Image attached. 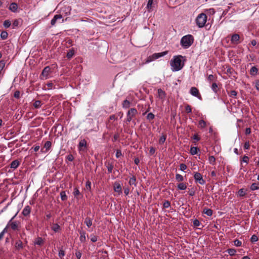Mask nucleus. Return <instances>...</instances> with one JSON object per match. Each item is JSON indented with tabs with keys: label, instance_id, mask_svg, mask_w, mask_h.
Returning a JSON list of instances; mask_svg holds the SVG:
<instances>
[{
	"label": "nucleus",
	"instance_id": "62",
	"mask_svg": "<svg viewBox=\"0 0 259 259\" xmlns=\"http://www.w3.org/2000/svg\"><path fill=\"white\" fill-rule=\"evenodd\" d=\"M242 161H243L244 162L246 163L247 164L248 163V161H249V157L248 156H246V155H244L242 157Z\"/></svg>",
	"mask_w": 259,
	"mask_h": 259
},
{
	"label": "nucleus",
	"instance_id": "50",
	"mask_svg": "<svg viewBox=\"0 0 259 259\" xmlns=\"http://www.w3.org/2000/svg\"><path fill=\"white\" fill-rule=\"evenodd\" d=\"M85 188L87 190L91 191V182L90 181H88L86 182Z\"/></svg>",
	"mask_w": 259,
	"mask_h": 259
},
{
	"label": "nucleus",
	"instance_id": "46",
	"mask_svg": "<svg viewBox=\"0 0 259 259\" xmlns=\"http://www.w3.org/2000/svg\"><path fill=\"white\" fill-rule=\"evenodd\" d=\"M237 95V93L235 90L231 91L229 93V96L233 98H236Z\"/></svg>",
	"mask_w": 259,
	"mask_h": 259
},
{
	"label": "nucleus",
	"instance_id": "16",
	"mask_svg": "<svg viewBox=\"0 0 259 259\" xmlns=\"http://www.w3.org/2000/svg\"><path fill=\"white\" fill-rule=\"evenodd\" d=\"M15 248L17 250H20L23 248V244L21 240H18L16 241L15 244Z\"/></svg>",
	"mask_w": 259,
	"mask_h": 259
},
{
	"label": "nucleus",
	"instance_id": "33",
	"mask_svg": "<svg viewBox=\"0 0 259 259\" xmlns=\"http://www.w3.org/2000/svg\"><path fill=\"white\" fill-rule=\"evenodd\" d=\"M52 229L54 232H57L60 230V227L58 224H54L52 227Z\"/></svg>",
	"mask_w": 259,
	"mask_h": 259
},
{
	"label": "nucleus",
	"instance_id": "23",
	"mask_svg": "<svg viewBox=\"0 0 259 259\" xmlns=\"http://www.w3.org/2000/svg\"><path fill=\"white\" fill-rule=\"evenodd\" d=\"M44 243V239L41 237H38L37 238H36L35 240V242H34L35 244H36V245H38L39 246L42 245Z\"/></svg>",
	"mask_w": 259,
	"mask_h": 259
},
{
	"label": "nucleus",
	"instance_id": "12",
	"mask_svg": "<svg viewBox=\"0 0 259 259\" xmlns=\"http://www.w3.org/2000/svg\"><path fill=\"white\" fill-rule=\"evenodd\" d=\"M31 210V208L30 206H29V205H27L23 208L22 213L25 217L29 216Z\"/></svg>",
	"mask_w": 259,
	"mask_h": 259
},
{
	"label": "nucleus",
	"instance_id": "43",
	"mask_svg": "<svg viewBox=\"0 0 259 259\" xmlns=\"http://www.w3.org/2000/svg\"><path fill=\"white\" fill-rule=\"evenodd\" d=\"M227 251L231 256L234 255L236 252V250L234 248H229Z\"/></svg>",
	"mask_w": 259,
	"mask_h": 259
},
{
	"label": "nucleus",
	"instance_id": "21",
	"mask_svg": "<svg viewBox=\"0 0 259 259\" xmlns=\"http://www.w3.org/2000/svg\"><path fill=\"white\" fill-rule=\"evenodd\" d=\"M178 189L181 190H184L187 187V183H180L177 185Z\"/></svg>",
	"mask_w": 259,
	"mask_h": 259
},
{
	"label": "nucleus",
	"instance_id": "31",
	"mask_svg": "<svg viewBox=\"0 0 259 259\" xmlns=\"http://www.w3.org/2000/svg\"><path fill=\"white\" fill-rule=\"evenodd\" d=\"M176 180L179 182H182L184 181V179L183 176L180 174H177L176 175Z\"/></svg>",
	"mask_w": 259,
	"mask_h": 259
},
{
	"label": "nucleus",
	"instance_id": "14",
	"mask_svg": "<svg viewBox=\"0 0 259 259\" xmlns=\"http://www.w3.org/2000/svg\"><path fill=\"white\" fill-rule=\"evenodd\" d=\"M62 19V16L61 15H60V14L55 15L51 21V25L54 26L56 24L57 20Z\"/></svg>",
	"mask_w": 259,
	"mask_h": 259
},
{
	"label": "nucleus",
	"instance_id": "41",
	"mask_svg": "<svg viewBox=\"0 0 259 259\" xmlns=\"http://www.w3.org/2000/svg\"><path fill=\"white\" fill-rule=\"evenodd\" d=\"M41 101L39 100H36L33 103V106L35 108H39L41 107Z\"/></svg>",
	"mask_w": 259,
	"mask_h": 259
},
{
	"label": "nucleus",
	"instance_id": "4",
	"mask_svg": "<svg viewBox=\"0 0 259 259\" xmlns=\"http://www.w3.org/2000/svg\"><path fill=\"white\" fill-rule=\"evenodd\" d=\"M206 15L203 13L199 14L195 20L196 25L199 28L203 27L206 22Z\"/></svg>",
	"mask_w": 259,
	"mask_h": 259
},
{
	"label": "nucleus",
	"instance_id": "49",
	"mask_svg": "<svg viewBox=\"0 0 259 259\" xmlns=\"http://www.w3.org/2000/svg\"><path fill=\"white\" fill-rule=\"evenodd\" d=\"M170 206V202L168 200H165L163 204V206L164 208H166L169 207Z\"/></svg>",
	"mask_w": 259,
	"mask_h": 259
},
{
	"label": "nucleus",
	"instance_id": "58",
	"mask_svg": "<svg viewBox=\"0 0 259 259\" xmlns=\"http://www.w3.org/2000/svg\"><path fill=\"white\" fill-rule=\"evenodd\" d=\"M91 240L93 242H95L97 241V237L93 234L91 235Z\"/></svg>",
	"mask_w": 259,
	"mask_h": 259
},
{
	"label": "nucleus",
	"instance_id": "22",
	"mask_svg": "<svg viewBox=\"0 0 259 259\" xmlns=\"http://www.w3.org/2000/svg\"><path fill=\"white\" fill-rule=\"evenodd\" d=\"M80 238H79V239H80V241L81 242H84L86 241V236H85V235H86V233L85 231H81L80 232Z\"/></svg>",
	"mask_w": 259,
	"mask_h": 259
},
{
	"label": "nucleus",
	"instance_id": "42",
	"mask_svg": "<svg viewBox=\"0 0 259 259\" xmlns=\"http://www.w3.org/2000/svg\"><path fill=\"white\" fill-rule=\"evenodd\" d=\"M198 149L197 147H192L190 149V153L192 155H195L197 153Z\"/></svg>",
	"mask_w": 259,
	"mask_h": 259
},
{
	"label": "nucleus",
	"instance_id": "8",
	"mask_svg": "<svg viewBox=\"0 0 259 259\" xmlns=\"http://www.w3.org/2000/svg\"><path fill=\"white\" fill-rule=\"evenodd\" d=\"M51 68L50 66H48L45 67L42 70V72L41 73L40 78L41 79H47L48 77Z\"/></svg>",
	"mask_w": 259,
	"mask_h": 259
},
{
	"label": "nucleus",
	"instance_id": "47",
	"mask_svg": "<svg viewBox=\"0 0 259 259\" xmlns=\"http://www.w3.org/2000/svg\"><path fill=\"white\" fill-rule=\"evenodd\" d=\"M258 240V238L256 235H253L251 237L250 241L252 242H255Z\"/></svg>",
	"mask_w": 259,
	"mask_h": 259
},
{
	"label": "nucleus",
	"instance_id": "11",
	"mask_svg": "<svg viewBox=\"0 0 259 259\" xmlns=\"http://www.w3.org/2000/svg\"><path fill=\"white\" fill-rule=\"evenodd\" d=\"M105 165L107 168L108 172L109 174L111 173L114 167V164L113 162H110L109 161H106L105 162Z\"/></svg>",
	"mask_w": 259,
	"mask_h": 259
},
{
	"label": "nucleus",
	"instance_id": "45",
	"mask_svg": "<svg viewBox=\"0 0 259 259\" xmlns=\"http://www.w3.org/2000/svg\"><path fill=\"white\" fill-rule=\"evenodd\" d=\"M185 111L187 113H190L192 112V108L190 105L187 104L185 106Z\"/></svg>",
	"mask_w": 259,
	"mask_h": 259
},
{
	"label": "nucleus",
	"instance_id": "39",
	"mask_svg": "<svg viewBox=\"0 0 259 259\" xmlns=\"http://www.w3.org/2000/svg\"><path fill=\"white\" fill-rule=\"evenodd\" d=\"M198 125L200 128H203L206 127V123L204 120L201 119L199 121Z\"/></svg>",
	"mask_w": 259,
	"mask_h": 259
},
{
	"label": "nucleus",
	"instance_id": "54",
	"mask_svg": "<svg viewBox=\"0 0 259 259\" xmlns=\"http://www.w3.org/2000/svg\"><path fill=\"white\" fill-rule=\"evenodd\" d=\"M207 79L208 81L210 82V81H213L215 79V77L213 75L210 74L207 76Z\"/></svg>",
	"mask_w": 259,
	"mask_h": 259
},
{
	"label": "nucleus",
	"instance_id": "24",
	"mask_svg": "<svg viewBox=\"0 0 259 259\" xmlns=\"http://www.w3.org/2000/svg\"><path fill=\"white\" fill-rule=\"evenodd\" d=\"M128 183L131 186L134 185L135 187L137 186L136 178L135 176H132V177L130 179Z\"/></svg>",
	"mask_w": 259,
	"mask_h": 259
},
{
	"label": "nucleus",
	"instance_id": "38",
	"mask_svg": "<svg viewBox=\"0 0 259 259\" xmlns=\"http://www.w3.org/2000/svg\"><path fill=\"white\" fill-rule=\"evenodd\" d=\"M8 33L6 31H3L1 33V38L3 40L6 39L8 38Z\"/></svg>",
	"mask_w": 259,
	"mask_h": 259
},
{
	"label": "nucleus",
	"instance_id": "6",
	"mask_svg": "<svg viewBox=\"0 0 259 259\" xmlns=\"http://www.w3.org/2000/svg\"><path fill=\"white\" fill-rule=\"evenodd\" d=\"M167 53H168L167 51H164L163 52H161V53H154L152 56H150L149 57H148V58L146 61V63H149L154 60H156L160 57H163V56L166 55V54H167Z\"/></svg>",
	"mask_w": 259,
	"mask_h": 259
},
{
	"label": "nucleus",
	"instance_id": "59",
	"mask_svg": "<svg viewBox=\"0 0 259 259\" xmlns=\"http://www.w3.org/2000/svg\"><path fill=\"white\" fill-rule=\"evenodd\" d=\"M82 253L80 251L77 250L75 252V255L77 259H80Z\"/></svg>",
	"mask_w": 259,
	"mask_h": 259
},
{
	"label": "nucleus",
	"instance_id": "7",
	"mask_svg": "<svg viewBox=\"0 0 259 259\" xmlns=\"http://www.w3.org/2000/svg\"><path fill=\"white\" fill-rule=\"evenodd\" d=\"M194 179L196 183L203 185L205 184V181L203 179L202 175L198 172H195L194 174Z\"/></svg>",
	"mask_w": 259,
	"mask_h": 259
},
{
	"label": "nucleus",
	"instance_id": "19",
	"mask_svg": "<svg viewBox=\"0 0 259 259\" xmlns=\"http://www.w3.org/2000/svg\"><path fill=\"white\" fill-rule=\"evenodd\" d=\"M9 10L13 12H16L18 9V5L15 3H13L10 4L9 8Z\"/></svg>",
	"mask_w": 259,
	"mask_h": 259
},
{
	"label": "nucleus",
	"instance_id": "40",
	"mask_svg": "<svg viewBox=\"0 0 259 259\" xmlns=\"http://www.w3.org/2000/svg\"><path fill=\"white\" fill-rule=\"evenodd\" d=\"M211 89L215 93H217L219 90L218 86L217 84L215 82L213 83L211 85Z\"/></svg>",
	"mask_w": 259,
	"mask_h": 259
},
{
	"label": "nucleus",
	"instance_id": "48",
	"mask_svg": "<svg viewBox=\"0 0 259 259\" xmlns=\"http://www.w3.org/2000/svg\"><path fill=\"white\" fill-rule=\"evenodd\" d=\"M146 117L148 120H151L154 118L155 115L152 113H149L148 114Z\"/></svg>",
	"mask_w": 259,
	"mask_h": 259
},
{
	"label": "nucleus",
	"instance_id": "26",
	"mask_svg": "<svg viewBox=\"0 0 259 259\" xmlns=\"http://www.w3.org/2000/svg\"><path fill=\"white\" fill-rule=\"evenodd\" d=\"M130 106L131 102L128 100H125L123 101L122 106L123 108H128L130 107Z\"/></svg>",
	"mask_w": 259,
	"mask_h": 259
},
{
	"label": "nucleus",
	"instance_id": "28",
	"mask_svg": "<svg viewBox=\"0 0 259 259\" xmlns=\"http://www.w3.org/2000/svg\"><path fill=\"white\" fill-rule=\"evenodd\" d=\"M203 212L209 217L211 216L212 214V210L209 208H204Z\"/></svg>",
	"mask_w": 259,
	"mask_h": 259
},
{
	"label": "nucleus",
	"instance_id": "36",
	"mask_svg": "<svg viewBox=\"0 0 259 259\" xmlns=\"http://www.w3.org/2000/svg\"><path fill=\"white\" fill-rule=\"evenodd\" d=\"M52 143L51 141H47L45 145H44V148H46V151H48L51 147Z\"/></svg>",
	"mask_w": 259,
	"mask_h": 259
},
{
	"label": "nucleus",
	"instance_id": "5",
	"mask_svg": "<svg viewBox=\"0 0 259 259\" xmlns=\"http://www.w3.org/2000/svg\"><path fill=\"white\" fill-rule=\"evenodd\" d=\"M138 114V111L135 108H131L127 112L126 114V118L125 120V122L126 123L131 122L134 117L136 116V115Z\"/></svg>",
	"mask_w": 259,
	"mask_h": 259
},
{
	"label": "nucleus",
	"instance_id": "25",
	"mask_svg": "<svg viewBox=\"0 0 259 259\" xmlns=\"http://www.w3.org/2000/svg\"><path fill=\"white\" fill-rule=\"evenodd\" d=\"M84 224L90 228L92 225V219L89 217H87L84 220Z\"/></svg>",
	"mask_w": 259,
	"mask_h": 259
},
{
	"label": "nucleus",
	"instance_id": "35",
	"mask_svg": "<svg viewBox=\"0 0 259 259\" xmlns=\"http://www.w3.org/2000/svg\"><path fill=\"white\" fill-rule=\"evenodd\" d=\"M60 197L62 201H66L67 199V196L66 195L65 191H62L60 192Z\"/></svg>",
	"mask_w": 259,
	"mask_h": 259
},
{
	"label": "nucleus",
	"instance_id": "57",
	"mask_svg": "<svg viewBox=\"0 0 259 259\" xmlns=\"http://www.w3.org/2000/svg\"><path fill=\"white\" fill-rule=\"evenodd\" d=\"M187 168V165L184 164V163H181L180 165V169L182 170V171H184L185 170V169H186Z\"/></svg>",
	"mask_w": 259,
	"mask_h": 259
},
{
	"label": "nucleus",
	"instance_id": "60",
	"mask_svg": "<svg viewBox=\"0 0 259 259\" xmlns=\"http://www.w3.org/2000/svg\"><path fill=\"white\" fill-rule=\"evenodd\" d=\"M115 155H116V157L117 158H119L120 156H122L121 151L120 150H119V149L117 150L116 151Z\"/></svg>",
	"mask_w": 259,
	"mask_h": 259
},
{
	"label": "nucleus",
	"instance_id": "34",
	"mask_svg": "<svg viewBox=\"0 0 259 259\" xmlns=\"http://www.w3.org/2000/svg\"><path fill=\"white\" fill-rule=\"evenodd\" d=\"M246 195V191L243 188L240 189L237 192V195L240 197L244 196Z\"/></svg>",
	"mask_w": 259,
	"mask_h": 259
},
{
	"label": "nucleus",
	"instance_id": "51",
	"mask_svg": "<svg viewBox=\"0 0 259 259\" xmlns=\"http://www.w3.org/2000/svg\"><path fill=\"white\" fill-rule=\"evenodd\" d=\"M5 64H6V62L4 60H2L0 61V71H1L5 67Z\"/></svg>",
	"mask_w": 259,
	"mask_h": 259
},
{
	"label": "nucleus",
	"instance_id": "20",
	"mask_svg": "<svg viewBox=\"0 0 259 259\" xmlns=\"http://www.w3.org/2000/svg\"><path fill=\"white\" fill-rule=\"evenodd\" d=\"M19 161L18 160H15L11 162L10 164V167L11 168L16 169L19 166Z\"/></svg>",
	"mask_w": 259,
	"mask_h": 259
},
{
	"label": "nucleus",
	"instance_id": "10",
	"mask_svg": "<svg viewBox=\"0 0 259 259\" xmlns=\"http://www.w3.org/2000/svg\"><path fill=\"white\" fill-rule=\"evenodd\" d=\"M239 39L240 36L239 34H234L232 35L231 41L232 44L237 45L240 43Z\"/></svg>",
	"mask_w": 259,
	"mask_h": 259
},
{
	"label": "nucleus",
	"instance_id": "15",
	"mask_svg": "<svg viewBox=\"0 0 259 259\" xmlns=\"http://www.w3.org/2000/svg\"><path fill=\"white\" fill-rule=\"evenodd\" d=\"M157 93H158V97L159 99H160L161 100H164L165 98L166 93L162 89H158Z\"/></svg>",
	"mask_w": 259,
	"mask_h": 259
},
{
	"label": "nucleus",
	"instance_id": "55",
	"mask_svg": "<svg viewBox=\"0 0 259 259\" xmlns=\"http://www.w3.org/2000/svg\"><path fill=\"white\" fill-rule=\"evenodd\" d=\"M59 256L62 258L64 255H65V251L62 249H61L59 251Z\"/></svg>",
	"mask_w": 259,
	"mask_h": 259
},
{
	"label": "nucleus",
	"instance_id": "63",
	"mask_svg": "<svg viewBox=\"0 0 259 259\" xmlns=\"http://www.w3.org/2000/svg\"><path fill=\"white\" fill-rule=\"evenodd\" d=\"M20 92L19 91H16L15 92L14 94V97L16 99H19L20 98Z\"/></svg>",
	"mask_w": 259,
	"mask_h": 259
},
{
	"label": "nucleus",
	"instance_id": "61",
	"mask_svg": "<svg viewBox=\"0 0 259 259\" xmlns=\"http://www.w3.org/2000/svg\"><path fill=\"white\" fill-rule=\"evenodd\" d=\"M66 159L70 161H72L74 160V157L72 154H70L66 156Z\"/></svg>",
	"mask_w": 259,
	"mask_h": 259
},
{
	"label": "nucleus",
	"instance_id": "29",
	"mask_svg": "<svg viewBox=\"0 0 259 259\" xmlns=\"http://www.w3.org/2000/svg\"><path fill=\"white\" fill-rule=\"evenodd\" d=\"M250 188L252 191L259 189V183H252L251 185Z\"/></svg>",
	"mask_w": 259,
	"mask_h": 259
},
{
	"label": "nucleus",
	"instance_id": "64",
	"mask_svg": "<svg viewBox=\"0 0 259 259\" xmlns=\"http://www.w3.org/2000/svg\"><path fill=\"white\" fill-rule=\"evenodd\" d=\"M255 87L257 90L259 91V79L255 81Z\"/></svg>",
	"mask_w": 259,
	"mask_h": 259
},
{
	"label": "nucleus",
	"instance_id": "53",
	"mask_svg": "<svg viewBox=\"0 0 259 259\" xmlns=\"http://www.w3.org/2000/svg\"><path fill=\"white\" fill-rule=\"evenodd\" d=\"M73 193L74 196L75 197L80 194V192H79L78 189L76 187L74 189V191H73Z\"/></svg>",
	"mask_w": 259,
	"mask_h": 259
},
{
	"label": "nucleus",
	"instance_id": "44",
	"mask_svg": "<svg viewBox=\"0 0 259 259\" xmlns=\"http://www.w3.org/2000/svg\"><path fill=\"white\" fill-rule=\"evenodd\" d=\"M3 25L5 28H8L11 26V22L9 20H6L4 22Z\"/></svg>",
	"mask_w": 259,
	"mask_h": 259
},
{
	"label": "nucleus",
	"instance_id": "9",
	"mask_svg": "<svg viewBox=\"0 0 259 259\" xmlns=\"http://www.w3.org/2000/svg\"><path fill=\"white\" fill-rule=\"evenodd\" d=\"M190 93L193 96L197 97L199 100H202V97L199 90L196 87H192L190 90Z\"/></svg>",
	"mask_w": 259,
	"mask_h": 259
},
{
	"label": "nucleus",
	"instance_id": "17",
	"mask_svg": "<svg viewBox=\"0 0 259 259\" xmlns=\"http://www.w3.org/2000/svg\"><path fill=\"white\" fill-rule=\"evenodd\" d=\"M82 147L84 148H87V141L83 139L80 141L78 144V149L79 150H82Z\"/></svg>",
	"mask_w": 259,
	"mask_h": 259
},
{
	"label": "nucleus",
	"instance_id": "52",
	"mask_svg": "<svg viewBox=\"0 0 259 259\" xmlns=\"http://www.w3.org/2000/svg\"><path fill=\"white\" fill-rule=\"evenodd\" d=\"M193 225L196 227H198L200 225V222L197 219H195L193 222Z\"/></svg>",
	"mask_w": 259,
	"mask_h": 259
},
{
	"label": "nucleus",
	"instance_id": "27",
	"mask_svg": "<svg viewBox=\"0 0 259 259\" xmlns=\"http://www.w3.org/2000/svg\"><path fill=\"white\" fill-rule=\"evenodd\" d=\"M215 161H216L215 158L213 156H209L208 157V161L210 164H211L212 165H215V164H216Z\"/></svg>",
	"mask_w": 259,
	"mask_h": 259
},
{
	"label": "nucleus",
	"instance_id": "37",
	"mask_svg": "<svg viewBox=\"0 0 259 259\" xmlns=\"http://www.w3.org/2000/svg\"><path fill=\"white\" fill-rule=\"evenodd\" d=\"M226 73L230 75H233L234 74H236V72L231 67H229L227 69Z\"/></svg>",
	"mask_w": 259,
	"mask_h": 259
},
{
	"label": "nucleus",
	"instance_id": "56",
	"mask_svg": "<svg viewBox=\"0 0 259 259\" xmlns=\"http://www.w3.org/2000/svg\"><path fill=\"white\" fill-rule=\"evenodd\" d=\"M234 245L236 246H240L242 244L241 241L238 239H235L234 241Z\"/></svg>",
	"mask_w": 259,
	"mask_h": 259
},
{
	"label": "nucleus",
	"instance_id": "13",
	"mask_svg": "<svg viewBox=\"0 0 259 259\" xmlns=\"http://www.w3.org/2000/svg\"><path fill=\"white\" fill-rule=\"evenodd\" d=\"M114 190L119 194L122 193V188L120 184L118 182H115L114 184Z\"/></svg>",
	"mask_w": 259,
	"mask_h": 259
},
{
	"label": "nucleus",
	"instance_id": "32",
	"mask_svg": "<svg viewBox=\"0 0 259 259\" xmlns=\"http://www.w3.org/2000/svg\"><path fill=\"white\" fill-rule=\"evenodd\" d=\"M166 139V135L165 134H162L159 140V144H163L165 142Z\"/></svg>",
	"mask_w": 259,
	"mask_h": 259
},
{
	"label": "nucleus",
	"instance_id": "30",
	"mask_svg": "<svg viewBox=\"0 0 259 259\" xmlns=\"http://www.w3.org/2000/svg\"><path fill=\"white\" fill-rule=\"evenodd\" d=\"M74 55V51L73 49H70L67 53L66 57L68 59H71Z\"/></svg>",
	"mask_w": 259,
	"mask_h": 259
},
{
	"label": "nucleus",
	"instance_id": "3",
	"mask_svg": "<svg viewBox=\"0 0 259 259\" xmlns=\"http://www.w3.org/2000/svg\"><path fill=\"white\" fill-rule=\"evenodd\" d=\"M194 40L193 36L191 34H188L182 37L180 44L183 48L188 49L193 44Z\"/></svg>",
	"mask_w": 259,
	"mask_h": 259
},
{
	"label": "nucleus",
	"instance_id": "18",
	"mask_svg": "<svg viewBox=\"0 0 259 259\" xmlns=\"http://www.w3.org/2000/svg\"><path fill=\"white\" fill-rule=\"evenodd\" d=\"M258 70L255 66H253L251 68L250 70V74L251 76H256L258 74Z\"/></svg>",
	"mask_w": 259,
	"mask_h": 259
},
{
	"label": "nucleus",
	"instance_id": "1",
	"mask_svg": "<svg viewBox=\"0 0 259 259\" xmlns=\"http://www.w3.org/2000/svg\"><path fill=\"white\" fill-rule=\"evenodd\" d=\"M186 61L185 56L182 55L174 56L170 61L171 70L172 71H178L181 70L184 67Z\"/></svg>",
	"mask_w": 259,
	"mask_h": 259
},
{
	"label": "nucleus",
	"instance_id": "2",
	"mask_svg": "<svg viewBox=\"0 0 259 259\" xmlns=\"http://www.w3.org/2000/svg\"><path fill=\"white\" fill-rule=\"evenodd\" d=\"M16 215L17 213L11 219V220L8 222L6 227L0 233V240L3 238L4 234L8 231L11 230L13 231H18L20 230V222L18 221H14Z\"/></svg>",
	"mask_w": 259,
	"mask_h": 259
}]
</instances>
